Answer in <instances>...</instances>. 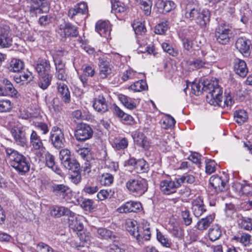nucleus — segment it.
I'll use <instances>...</instances> for the list:
<instances>
[{
    "mask_svg": "<svg viewBox=\"0 0 252 252\" xmlns=\"http://www.w3.org/2000/svg\"><path fill=\"white\" fill-rule=\"evenodd\" d=\"M136 75L137 73L135 71L131 69H129L124 72L121 78L123 81H126L129 79L135 78Z\"/></svg>",
    "mask_w": 252,
    "mask_h": 252,
    "instance_id": "58",
    "label": "nucleus"
},
{
    "mask_svg": "<svg viewBox=\"0 0 252 252\" xmlns=\"http://www.w3.org/2000/svg\"><path fill=\"white\" fill-rule=\"evenodd\" d=\"M120 99L123 105L129 109H133L136 107V104L132 101V100L126 95H122L120 97Z\"/></svg>",
    "mask_w": 252,
    "mask_h": 252,
    "instance_id": "48",
    "label": "nucleus"
},
{
    "mask_svg": "<svg viewBox=\"0 0 252 252\" xmlns=\"http://www.w3.org/2000/svg\"><path fill=\"white\" fill-rule=\"evenodd\" d=\"M97 233L98 235L104 239H112L114 238L113 232L105 228H99L97 229Z\"/></svg>",
    "mask_w": 252,
    "mask_h": 252,
    "instance_id": "51",
    "label": "nucleus"
},
{
    "mask_svg": "<svg viewBox=\"0 0 252 252\" xmlns=\"http://www.w3.org/2000/svg\"><path fill=\"white\" fill-rule=\"evenodd\" d=\"M112 12L115 14L124 12L127 9L124 0H111Z\"/></svg>",
    "mask_w": 252,
    "mask_h": 252,
    "instance_id": "32",
    "label": "nucleus"
},
{
    "mask_svg": "<svg viewBox=\"0 0 252 252\" xmlns=\"http://www.w3.org/2000/svg\"><path fill=\"white\" fill-rule=\"evenodd\" d=\"M11 134L17 145L22 147L27 146V140L25 133L21 129L19 128H12Z\"/></svg>",
    "mask_w": 252,
    "mask_h": 252,
    "instance_id": "20",
    "label": "nucleus"
},
{
    "mask_svg": "<svg viewBox=\"0 0 252 252\" xmlns=\"http://www.w3.org/2000/svg\"><path fill=\"white\" fill-rule=\"evenodd\" d=\"M188 64L190 66H192V69H198L205 67V64H208L206 62L200 59H196L192 61L188 62Z\"/></svg>",
    "mask_w": 252,
    "mask_h": 252,
    "instance_id": "50",
    "label": "nucleus"
},
{
    "mask_svg": "<svg viewBox=\"0 0 252 252\" xmlns=\"http://www.w3.org/2000/svg\"><path fill=\"white\" fill-rule=\"evenodd\" d=\"M49 139L55 148L60 149L64 147L65 142L64 133L59 127L54 126L52 128Z\"/></svg>",
    "mask_w": 252,
    "mask_h": 252,
    "instance_id": "4",
    "label": "nucleus"
},
{
    "mask_svg": "<svg viewBox=\"0 0 252 252\" xmlns=\"http://www.w3.org/2000/svg\"><path fill=\"white\" fill-rule=\"evenodd\" d=\"M234 117L236 122L239 125L244 124L248 118L247 113L244 110L236 111L234 113Z\"/></svg>",
    "mask_w": 252,
    "mask_h": 252,
    "instance_id": "40",
    "label": "nucleus"
},
{
    "mask_svg": "<svg viewBox=\"0 0 252 252\" xmlns=\"http://www.w3.org/2000/svg\"><path fill=\"white\" fill-rule=\"evenodd\" d=\"M51 216L59 218L63 215L72 216L74 213L67 208L63 206H54L51 208Z\"/></svg>",
    "mask_w": 252,
    "mask_h": 252,
    "instance_id": "28",
    "label": "nucleus"
},
{
    "mask_svg": "<svg viewBox=\"0 0 252 252\" xmlns=\"http://www.w3.org/2000/svg\"><path fill=\"white\" fill-rule=\"evenodd\" d=\"M45 159L46 165L49 168L52 169L53 171L60 174V169L58 168L55 163V157L53 155L51 154L49 152H45Z\"/></svg>",
    "mask_w": 252,
    "mask_h": 252,
    "instance_id": "30",
    "label": "nucleus"
},
{
    "mask_svg": "<svg viewBox=\"0 0 252 252\" xmlns=\"http://www.w3.org/2000/svg\"><path fill=\"white\" fill-rule=\"evenodd\" d=\"M24 67L23 62L19 59H13L10 62L7 68L10 72L19 73L24 68Z\"/></svg>",
    "mask_w": 252,
    "mask_h": 252,
    "instance_id": "33",
    "label": "nucleus"
},
{
    "mask_svg": "<svg viewBox=\"0 0 252 252\" xmlns=\"http://www.w3.org/2000/svg\"><path fill=\"white\" fill-rule=\"evenodd\" d=\"M177 179L179 183H180V186H181V184L184 183L192 184L195 181L194 177L193 175L190 174L185 175L182 176L181 178H178Z\"/></svg>",
    "mask_w": 252,
    "mask_h": 252,
    "instance_id": "61",
    "label": "nucleus"
},
{
    "mask_svg": "<svg viewBox=\"0 0 252 252\" xmlns=\"http://www.w3.org/2000/svg\"><path fill=\"white\" fill-rule=\"evenodd\" d=\"M12 108L11 101L8 99L0 101V112L9 111Z\"/></svg>",
    "mask_w": 252,
    "mask_h": 252,
    "instance_id": "59",
    "label": "nucleus"
},
{
    "mask_svg": "<svg viewBox=\"0 0 252 252\" xmlns=\"http://www.w3.org/2000/svg\"><path fill=\"white\" fill-rule=\"evenodd\" d=\"M10 28L7 25L0 26V47H9L12 43Z\"/></svg>",
    "mask_w": 252,
    "mask_h": 252,
    "instance_id": "11",
    "label": "nucleus"
},
{
    "mask_svg": "<svg viewBox=\"0 0 252 252\" xmlns=\"http://www.w3.org/2000/svg\"><path fill=\"white\" fill-rule=\"evenodd\" d=\"M192 205V210L196 217H199L206 211L203 199L200 197L194 200Z\"/></svg>",
    "mask_w": 252,
    "mask_h": 252,
    "instance_id": "22",
    "label": "nucleus"
},
{
    "mask_svg": "<svg viewBox=\"0 0 252 252\" xmlns=\"http://www.w3.org/2000/svg\"><path fill=\"white\" fill-rule=\"evenodd\" d=\"M239 194L249 196L252 194V186L244 181L243 183H235L232 186Z\"/></svg>",
    "mask_w": 252,
    "mask_h": 252,
    "instance_id": "25",
    "label": "nucleus"
},
{
    "mask_svg": "<svg viewBox=\"0 0 252 252\" xmlns=\"http://www.w3.org/2000/svg\"><path fill=\"white\" fill-rule=\"evenodd\" d=\"M91 149L89 148H80L77 151L78 155L84 159L88 160L91 157Z\"/></svg>",
    "mask_w": 252,
    "mask_h": 252,
    "instance_id": "60",
    "label": "nucleus"
},
{
    "mask_svg": "<svg viewBox=\"0 0 252 252\" xmlns=\"http://www.w3.org/2000/svg\"><path fill=\"white\" fill-rule=\"evenodd\" d=\"M141 9L144 11L145 14L149 15L151 12L152 2L150 0H141L140 1Z\"/></svg>",
    "mask_w": 252,
    "mask_h": 252,
    "instance_id": "52",
    "label": "nucleus"
},
{
    "mask_svg": "<svg viewBox=\"0 0 252 252\" xmlns=\"http://www.w3.org/2000/svg\"><path fill=\"white\" fill-rule=\"evenodd\" d=\"M210 18V13L209 10H204L200 12V15L196 20L195 23L201 28H205L209 24Z\"/></svg>",
    "mask_w": 252,
    "mask_h": 252,
    "instance_id": "31",
    "label": "nucleus"
},
{
    "mask_svg": "<svg viewBox=\"0 0 252 252\" xmlns=\"http://www.w3.org/2000/svg\"><path fill=\"white\" fill-rule=\"evenodd\" d=\"M58 92L62 100L65 103L70 102V94L67 86L63 83H57Z\"/></svg>",
    "mask_w": 252,
    "mask_h": 252,
    "instance_id": "27",
    "label": "nucleus"
},
{
    "mask_svg": "<svg viewBox=\"0 0 252 252\" xmlns=\"http://www.w3.org/2000/svg\"><path fill=\"white\" fill-rule=\"evenodd\" d=\"M234 70L237 74L242 77H245L248 72L246 63L244 61L240 59L235 60Z\"/></svg>",
    "mask_w": 252,
    "mask_h": 252,
    "instance_id": "26",
    "label": "nucleus"
},
{
    "mask_svg": "<svg viewBox=\"0 0 252 252\" xmlns=\"http://www.w3.org/2000/svg\"><path fill=\"white\" fill-rule=\"evenodd\" d=\"M221 235V231L218 225L210 228L208 232L209 239L212 241L219 239Z\"/></svg>",
    "mask_w": 252,
    "mask_h": 252,
    "instance_id": "42",
    "label": "nucleus"
},
{
    "mask_svg": "<svg viewBox=\"0 0 252 252\" xmlns=\"http://www.w3.org/2000/svg\"><path fill=\"white\" fill-rule=\"evenodd\" d=\"M251 42V41L246 37H239L237 39L235 45L236 48L242 54H249Z\"/></svg>",
    "mask_w": 252,
    "mask_h": 252,
    "instance_id": "24",
    "label": "nucleus"
},
{
    "mask_svg": "<svg viewBox=\"0 0 252 252\" xmlns=\"http://www.w3.org/2000/svg\"><path fill=\"white\" fill-rule=\"evenodd\" d=\"M208 93L206 100L211 105L220 106L222 99V88L220 87L217 81H212L207 85H204L202 89Z\"/></svg>",
    "mask_w": 252,
    "mask_h": 252,
    "instance_id": "2",
    "label": "nucleus"
},
{
    "mask_svg": "<svg viewBox=\"0 0 252 252\" xmlns=\"http://www.w3.org/2000/svg\"><path fill=\"white\" fill-rule=\"evenodd\" d=\"M92 238L88 234L83 233L80 234V240L83 247H89L92 243Z\"/></svg>",
    "mask_w": 252,
    "mask_h": 252,
    "instance_id": "53",
    "label": "nucleus"
},
{
    "mask_svg": "<svg viewBox=\"0 0 252 252\" xmlns=\"http://www.w3.org/2000/svg\"><path fill=\"white\" fill-rule=\"evenodd\" d=\"M59 158L62 163L69 159L70 158V152L66 149H62L59 155Z\"/></svg>",
    "mask_w": 252,
    "mask_h": 252,
    "instance_id": "64",
    "label": "nucleus"
},
{
    "mask_svg": "<svg viewBox=\"0 0 252 252\" xmlns=\"http://www.w3.org/2000/svg\"><path fill=\"white\" fill-rule=\"evenodd\" d=\"M93 133V130L89 125L82 124L75 131L74 135L77 140L85 141L91 138Z\"/></svg>",
    "mask_w": 252,
    "mask_h": 252,
    "instance_id": "10",
    "label": "nucleus"
},
{
    "mask_svg": "<svg viewBox=\"0 0 252 252\" xmlns=\"http://www.w3.org/2000/svg\"><path fill=\"white\" fill-rule=\"evenodd\" d=\"M95 31L102 37L108 38L110 35V27L106 21H98L95 24Z\"/></svg>",
    "mask_w": 252,
    "mask_h": 252,
    "instance_id": "21",
    "label": "nucleus"
},
{
    "mask_svg": "<svg viewBox=\"0 0 252 252\" xmlns=\"http://www.w3.org/2000/svg\"><path fill=\"white\" fill-rule=\"evenodd\" d=\"M157 239L164 247L170 248L172 245V242L169 237L158 230H157Z\"/></svg>",
    "mask_w": 252,
    "mask_h": 252,
    "instance_id": "35",
    "label": "nucleus"
},
{
    "mask_svg": "<svg viewBox=\"0 0 252 252\" xmlns=\"http://www.w3.org/2000/svg\"><path fill=\"white\" fill-rule=\"evenodd\" d=\"M74 7L77 11V12L81 15L85 14L88 11L87 4L86 2H84L78 3Z\"/></svg>",
    "mask_w": 252,
    "mask_h": 252,
    "instance_id": "62",
    "label": "nucleus"
},
{
    "mask_svg": "<svg viewBox=\"0 0 252 252\" xmlns=\"http://www.w3.org/2000/svg\"><path fill=\"white\" fill-rule=\"evenodd\" d=\"M30 144L32 148L35 151H38V155L42 156L46 149L37 132L32 130L30 135Z\"/></svg>",
    "mask_w": 252,
    "mask_h": 252,
    "instance_id": "13",
    "label": "nucleus"
},
{
    "mask_svg": "<svg viewBox=\"0 0 252 252\" xmlns=\"http://www.w3.org/2000/svg\"><path fill=\"white\" fill-rule=\"evenodd\" d=\"M159 186L163 193L170 195L175 193L180 185L178 179H176L174 181L169 179L163 180L160 181Z\"/></svg>",
    "mask_w": 252,
    "mask_h": 252,
    "instance_id": "9",
    "label": "nucleus"
},
{
    "mask_svg": "<svg viewBox=\"0 0 252 252\" xmlns=\"http://www.w3.org/2000/svg\"><path fill=\"white\" fill-rule=\"evenodd\" d=\"M113 181V176L110 173H103L100 177V182L102 185L104 186H110L112 184Z\"/></svg>",
    "mask_w": 252,
    "mask_h": 252,
    "instance_id": "49",
    "label": "nucleus"
},
{
    "mask_svg": "<svg viewBox=\"0 0 252 252\" xmlns=\"http://www.w3.org/2000/svg\"><path fill=\"white\" fill-rule=\"evenodd\" d=\"M93 107L96 111L102 113L108 110V105L106 99L102 95H99L94 99Z\"/></svg>",
    "mask_w": 252,
    "mask_h": 252,
    "instance_id": "23",
    "label": "nucleus"
},
{
    "mask_svg": "<svg viewBox=\"0 0 252 252\" xmlns=\"http://www.w3.org/2000/svg\"><path fill=\"white\" fill-rule=\"evenodd\" d=\"M234 101L231 94L230 93H228L225 95L224 101H222L221 100V105H220V107L222 108H230L234 103Z\"/></svg>",
    "mask_w": 252,
    "mask_h": 252,
    "instance_id": "56",
    "label": "nucleus"
},
{
    "mask_svg": "<svg viewBox=\"0 0 252 252\" xmlns=\"http://www.w3.org/2000/svg\"><path fill=\"white\" fill-rule=\"evenodd\" d=\"M75 214L72 216H68L69 226L71 229L74 231H81L84 228L82 223L78 220L76 218L74 217Z\"/></svg>",
    "mask_w": 252,
    "mask_h": 252,
    "instance_id": "39",
    "label": "nucleus"
},
{
    "mask_svg": "<svg viewBox=\"0 0 252 252\" xmlns=\"http://www.w3.org/2000/svg\"><path fill=\"white\" fill-rule=\"evenodd\" d=\"M200 9L194 2H189L185 7V17L186 19L195 22L200 15Z\"/></svg>",
    "mask_w": 252,
    "mask_h": 252,
    "instance_id": "12",
    "label": "nucleus"
},
{
    "mask_svg": "<svg viewBox=\"0 0 252 252\" xmlns=\"http://www.w3.org/2000/svg\"><path fill=\"white\" fill-rule=\"evenodd\" d=\"M128 144L127 139L124 137L121 139H115L112 143V147L116 150H122L126 149Z\"/></svg>",
    "mask_w": 252,
    "mask_h": 252,
    "instance_id": "43",
    "label": "nucleus"
},
{
    "mask_svg": "<svg viewBox=\"0 0 252 252\" xmlns=\"http://www.w3.org/2000/svg\"><path fill=\"white\" fill-rule=\"evenodd\" d=\"M128 89L132 90L134 92H139L148 89V85L145 81L141 80L136 81L134 84L130 85Z\"/></svg>",
    "mask_w": 252,
    "mask_h": 252,
    "instance_id": "41",
    "label": "nucleus"
},
{
    "mask_svg": "<svg viewBox=\"0 0 252 252\" xmlns=\"http://www.w3.org/2000/svg\"><path fill=\"white\" fill-rule=\"evenodd\" d=\"M168 29L167 22H162L155 27V32L158 34H163Z\"/></svg>",
    "mask_w": 252,
    "mask_h": 252,
    "instance_id": "57",
    "label": "nucleus"
},
{
    "mask_svg": "<svg viewBox=\"0 0 252 252\" xmlns=\"http://www.w3.org/2000/svg\"><path fill=\"white\" fill-rule=\"evenodd\" d=\"M83 73L79 76V79L83 86L88 85V77H93L95 73L94 65L85 64L82 66Z\"/></svg>",
    "mask_w": 252,
    "mask_h": 252,
    "instance_id": "18",
    "label": "nucleus"
},
{
    "mask_svg": "<svg viewBox=\"0 0 252 252\" xmlns=\"http://www.w3.org/2000/svg\"><path fill=\"white\" fill-rule=\"evenodd\" d=\"M139 245H143L145 242L150 239L151 232L149 225L146 224L139 225L134 235H132Z\"/></svg>",
    "mask_w": 252,
    "mask_h": 252,
    "instance_id": "8",
    "label": "nucleus"
},
{
    "mask_svg": "<svg viewBox=\"0 0 252 252\" xmlns=\"http://www.w3.org/2000/svg\"><path fill=\"white\" fill-rule=\"evenodd\" d=\"M135 170L138 173L147 172L149 170L148 164L146 160L143 159L137 160Z\"/></svg>",
    "mask_w": 252,
    "mask_h": 252,
    "instance_id": "46",
    "label": "nucleus"
},
{
    "mask_svg": "<svg viewBox=\"0 0 252 252\" xmlns=\"http://www.w3.org/2000/svg\"><path fill=\"white\" fill-rule=\"evenodd\" d=\"M5 152L9 163L19 174L24 175L30 171V163L25 156L11 148H5Z\"/></svg>",
    "mask_w": 252,
    "mask_h": 252,
    "instance_id": "1",
    "label": "nucleus"
},
{
    "mask_svg": "<svg viewBox=\"0 0 252 252\" xmlns=\"http://www.w3.org/2000/svg\"><path fill=\"white\" fill-rule=\"evenodd\" d=\"M209 182L217 191H223L225 189L227 179L226 177L225 179H223L222 177L218 175H214L210 178Z\"/></svg>",
    "mask_w": 252,
    "mask_h": 252,
    "instance_id": "17",
    "label": "nucleus"
},
{
    "mask_svg": "<svg viewBox=\"0 0 252 252\" xmlns=\"http://www.w3.org/2000/svg\"><path fill=\"white\" fill-rule=\"evenodd\" d=\"M132 136L134 142L139 146L145 150H148L150 147V143L147 138L144 134L139 131H135L132 133Z\"/></svg>",
    "mask_w": 252,
    "mask_h": 252,
    "instance_id": "19",
    "label": "nucleus"
},
{
    "mask_svg": "<svg viewBox=\"0 0 252 252\" xmlns=\"http://www.w3.org/2000/svg\"><path fill=\"white\" fill-rule=\"evenodd\" d=\"M114 191L111 189H102L97 194V197L100 200H103L108 197L110 198L114 194Z\"/></svg>",
    "mask_w": 252,
    "mask_h": 252,
    "instance_id": "54",
    "label": "nucleus"
},
{
    "mask_svg": "<svg viewBox=\"0 0 252 252\" xmlns=\"http://www.w3.org/2000/svg\"><path fill=\"white\" fill-rule=\"evenodd\" d=\"M175 124V120L170 115L166 116L162 119L161 123L162 128L167 129L173 127Z\"/></svg>",
    "mask_w": 252,
    "mask_h": 252,
    "instance_id": "47",
    "label": "nucleus"
},
{
    "mask_svg": "<svg viewBox=\"0 0 252 252\" xmlns=\"http://www.w3.org/2000/svg\"><path fill=\"white\" fill-rule=\"evenodd\" d=\"M99 75L101 78H106L112 73L111 65L107 59L104 58L99 59Z\"/></svg>",
    "mask_w": 252,
    "mask_h": 252,
    "instance_id": "14",
    "label": "nucleus"
},
{
    "mask_svg": "<svg viewBox=\"0 0 252 252\" xmlns=\"http://www.w3.org/2000/svg\"><path fill=\"white\" fill-rule=\"evenodd\" d=\"M232 240L236 242H239L245 247L249 246L252 244V236L247 233H242L240 236H234Z\"/></svg>",
    "mask_w": 252,
    "mask_h": 252,
    "instance_id": "34",
    "label": "nucleus"
},
{
    "mask_svg": "<svg viewBox=\"0 0 252 252\" xmlns=\"http://www.w3.org/2000/svg\"><path fill=\"white\" fill-rule=\"evenodd\" d=\"M214 218V215H210L205 218L201 219L197 222V228L200 230L207 229L213 222Z\"/></svg>",
    "mask_w": 252,
    "mask_h": 252,
    "instance_id": "36",
    "label": "nucleus"
},
{
    "mask_svg": "<svg viewBox=\"0 0 252 252\" xmlns=\"http://www.w3.org/2000/svg\"><path fill=\"white\" fill-rule=\"evenodd\" d=\"M51 189L56 196L63 198H65L71 191L69 187L67 185L56 183L51 185Z\"/></svg>",
    "mask_w": 252,
    "mask_h": 252,
    "instance_id": "15",
    "label": "nucleus"
},
{
    "mask_svg": "<svg viewBox=\"0 0 252 252\" xmlns=\"http://www.w3.org/2000/svg\"><path fill=\"white\" fill-rule=\"evenodd\" d=\"M126 186L130 193L137 196L142 195L148 189L147 181L144 179H130Z\"/></svg>",
    "mask_w": 252,
    "mask_h": 252,
    "instance_id": "3",
    "label": "nucleus"
},
{
    "mask_svg": "<svg viewBox=\"0 0 252 252\" xmlns=\"http://www.w3.org/2000/svg\"><path fill=\"white\" fill-rule=\"evenodd\" d=\"M51 68L50 61L45 59H39L35 66L38 75L51 74Z\"/></svg>",
    "mask_w": 252,
    "mask_h": 252,
    "instance_id": "16",
    "label": "nucleus"
},
{
    "mask_svg": "<svg viewBox=\"0 0 252 252\" xmlns=\"http://www.w3.org/2000/svg\"><path fill=\"white\" fill-rule=\"evenodd\" d=\"M58 34L62 38L74 37L78 36V28L69 22H63L60 25L58 30Z\"/></svg>",
    "mask_w": 252,
    "mask_h": 252,
    "instance_id": "6",
    "label": "nucleus"
},
{
    "mask_svg": "<svg viewBox=\"0 0 252 252\" xmlns=\"http://www.w3.org/2000/svg\"><path fill=\"white\" fill-rule=\"evenodd\" d=\"M62 164L66 169L72 172L80 171L79 163L74 158H70L63 163Z\"/></svg>",
    "mask_w": 252,
    "mask_h": 252,
    "instance_id": "37",
    "label": "nucleus"
},
{
    "mask_svg": "<svg viewBox=\"0 0 252 252\" xmlns=\"http://www.w3.org/2000/svg\"><path fill=\"white\" fill-rule=\"evenodd\" d=\"M208 83L204 82H193L190 83L189 85L187 84V87L184 89V92L186 93V90L188 87L190 85L191 87V92L192 94H195V95H199L202 92V91H203L202 89L204 85H207Z\"/></svg>",
    "mask_w": 252,
    "mask_h": 252,
    "instance_id": "38",
    "label": "nucleus"
},
{
    "mask_svg": "<svg viewBox=\"0 0 252 252\" xmlns=\"http://www.w3.org/2000/svg\"><path fill=\"white\" fill-rule=\"evenodd\" d=\"M232 35L229 27L224 24L220 25L215 30V35L218 43L222 45L227 44Z\"/></svg>",
    "mask_w": 252,
    "mask_h": 252,
    "instance_id": "5",
    "label": "nucleus"
},
{
    "mask_svg": "<svg viewBox=\"0 0 252 252\" xmlns=\"http://www.w3.org/2000/svg\"><path fill=\"white\" fill-rule=\"evenodd\" d=\"M27 2L30 4L31 13L37 15L47 13L49 10V4L46 0H27Z\"/></svg>",
    "mask_w": 252,
    "mask_h": 252,
    "instance_id": "7",
    "label": "nucleus"
},
{
    "mask_svg": "<svg viewBox=\"0 0 252 252\" xmlns=\"http://www.w3.org/2000/svg\"><path fill=\"white\" fill-rule=\"evenodd\" d=\"M238 225L242 229L251 231L252 230V219L242 217L239 220Z\"/></svg>",
    "mask_w": 252,
    "mask_h": 252,
    "instance_id": "44",
    "label": "nucleus"
},
{
    "mask_svg": "<svg viewBox=\"0 0 252 252\" xmlns=\"http://www.w3.org/2000/svg\"><path fill=\"white\" fill-rule=\"evenodd\" d=\"M98 189V187L97 186L88 183L85 186L83 191L86 193L93 194L97 192Z\"/></svg>",
    "mask_w": 252,
    "mask_h": 252,
    "instance_id": "63",
    "label": "nucleus"
},
{
    "mask_svg": "<svg viewBox=\"0 0 252 252\" xmlns=\"http://www.w3.org/2000/svg\"><path fill=\"white\" fill-rule=\"evenodd\" d=\"M38 86L41 89L45 90L51 85L53 79L52 74L38 75Z\"/></svg>",
    "mask_w": 252,
    "mask_h": 252,
    "instance_id": "29",
    "label": "nucleus"
},
{
    "mask_svg": "<svg viewBox=\"0 0 252 252\" xmlns=\"http://www.w3.org/2000/svg\"><path fill=\"white\" fill-rule=\"evenodd\" d=\"M181 216L184 221V223L186 225H190L192 222V218L189 210L184 208L181 211Z\"/></svg>",
    "mask_w": 252,
    "mask_h": 252,
    "instance_id": "55",
    "label": "nucleus"
},
{
    "mask_svg": "<svg viewBox=\"0 0 252 252\" xmlns=\"http://www.w3.org/2000/svg\"><path fill=\"white\" fill-rule=\"evenodd\" d=\"M137 222L131 219H128L126 220V228L131 235H134L135 231L137 230Z\"/></svg>",
    "mask_w": 252,
    "mask_h": 252,
    "instance_id": "45",
    "label": "nucleus"
}]
</instances>
